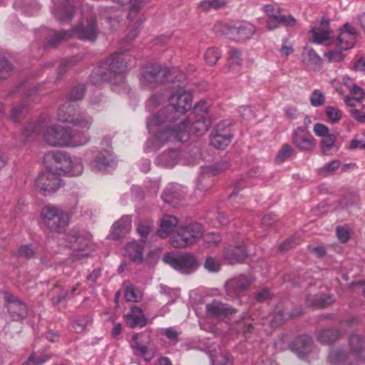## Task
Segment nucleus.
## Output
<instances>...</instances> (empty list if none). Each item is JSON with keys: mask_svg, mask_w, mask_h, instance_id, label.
I'll return each mask as SVG.
<instances>
[{"mask_svg": "<svg viewBox=\"0 0 365 365\" xmlns=\"http://www.w3.org/2000/svg\"><path fill=\"white\" fill-rule=\"evenodd\" d=\"M292 151L293 149L291 145L288 144L284 145L276 155V163L279 164L283 163L292 155Z\"/></svg>", "mask_w": 365, "mask_h": 365, "instance_id": "obj_46", "label": "nucleus"}, {"mask_svg": "<svg viewBox=\"0 0 365 365\" xmlns=\"http://www.w3.org/2000/svg\"><path fill=\"white\" fill-rule=\"evenodd\" d=\"M47 359L48 358L44 356H36V354H32L24 363V365H40L46 361Z\"/></svg>", "mask_w": 365, "mask_h": 365, "instance_id": "obj_56", "label": "nucleus"}, {"mask_svg": "<svg viewBox=\"0 0 365 365\" xmlns=\"http://www.w3.org/2000/svg\"><path fill=\"white\" fill-rule=\"evenodd\" d=\"M232 138L230 122L225 120L217 124L212 133L211 144L217 149H223L230 144Z\"/></svg>", "mask_w": 365, "mask_h": 365, "instance_id": "obj_14", "label": "nucleus"}, {"mask_svg": "<svg viewBox=\"0 0 365 365\" xmlns=\"http://www.w3.org/2000/svg\"><path fill=\"white\" fill-rule=\"evenodd\" d=\"M313 130L316 135L322 137V138H324L328 135H332L331 133H329V130L328 127L322 123H317L314 126Z\"/></svg>", "mask_w": 365, "mask_h": 365, "instance_id": "obj_53", "label": "nucleus"}, {"mask_svg": "<svg viewBox=\"0 0 365 365\" xmlns=\"http://www.w3.org/2000/svg\"><path fill=\"white\" fill-rule=\"evenodd\" d=\"M125 297L129 302H137L140 299V296L131 286L126 287L125 289Z\"/></svg>", "mask_w": 365, "mask_h": 365, "instance_id": "obj_58", "label": "nucleus"}, {"mask_svg": "<svg viewBox=\"0 0 365 365\" xmlns=\"http://www.w3.org/2000/svg\"><path fill=\"white\" fill-rule=\"evenodd\" d=\"M339 336L338 331L327 329L322 331L318 335V340L322 344H329L335 341Z\"/></svg>", "mask_w": 365, "mask_h": 365, "instance_id": "obj_41", "label": "nucleus"}, {"mask_svg": "<svg viewBox=\"0 0 365 365\" xmlns=\"http://www.w3.org/2000/svg\"><path fill=\"white\" fill-rule=\"evenodd\" d=\"M90 140L88 132L76 130H69V148L79 147L87 144Z\"/></svg>", "mask_w": 365, "mask_h": 365, "instance_id": "obj_35", "label": "nucleus"}, {"mask_svg": "<svg viewBox=\"0 0 365 365\" xmlns=\"http://www.w3.org/2000/svg\"><path fill=\"white\" fill-rule=\"evenodd\" d=\"M131 228V217L129 215L123 216L115 222L110 232V237L115 240L123 237Z\"/></svg>", "mask_w": 365, "mask_h": 365, "instance_id": "obj_27", "label": "nucleus"}, {"mask_svg": "<svg viewBox=\"0 0 365 365\" xmlns=\"http://www.w3.org/2000/svg\"><path fill=\"white\" fill-rule=\"evenodd\" d=\"M174 123L176 126V136L178 139L182 142H185L189 140L191 132L197 136L203 135L207 133L211 125L209 119L202 117V119L195 120L190 125L185 115H182L180 118L175 119Z\"/></svg>", "mask_w": 365, "mask_h": 365, "instance_id": "obj_8", "label": "nucleus"}, {"mask_svg": "<svg viewBox=\"0 0 365 365\" xmlns=\"http://www.w3.org/2000/svg\"><path fill=\"white\" fill-rule=\"evenodd\" d=\"M142 334L133 335L130 341V347L133 349L135 355L143 358L145 361H150L155 356V351L150 349L143 339Z\"/></svg>", "mask_w": 365, "mask_h": 365, "instance_id": "obj_20", "label": "nucleus"}, {"mask_svg": "<svg viewBox=\"0 0 365 365\" xmlns=\"http://www.w3.org/2000/svg\"><path fill=\"white\" fill-rule=\"evenodd\" d=\"M236 310L227 304L217 300L206 304V314L212 318L222 320L235 314Z\"/></svg>", "mask_w": 365, "mask_h": 365, "instance_id": "obj_17", "label": "nucleus"}, {"mask_svg": "<svg viewBox=\"0 0 365 365\" xmlns=\"http://www.w3.org/2000/svg\"><path fill=\"white\" fill-rule=\"evenodd\" d=\"M203 236L204 241L209 246H215L217 245L221 241V237L216 233H207Z\"/></svg>", "mask_w": 365, "mask_h": 365, "instance_id": "obj_55", "label": "nucleus"}, {"mask_svg": "<svg viewBox=\"0 0 365 365\" xmlns=\"http://www.w3.org/2000/svg\"><path fill=\"white\" fill-rule=\"evenodd\" d=\"M143 247L137 242L133 241L128 243L125 247V255L135 263H140L143 261Z\"/></svg>", "mask_w": 365, "mask_h": 365, "instance_id": "obj_33", "label": "nucleus"}, {"mask_svg": "<svg viewBox=\"0 0 365 365\" xmlns=\"http://www.w3.org/2000/svg\"><path fill=\"white\" fill-rule=\"evenodd\" d=\"M47 169L41 173L35 180L34 186L44 195L56 192L62 186V180L56 170L51 166L45 165Z\"/></svg>", "mask_w": 365, "mask_h": 365, "instance_id": "obj_9", "label": "nucleus"}, {"mask_svg": "<svg viewBox=\"0 0 365 365\" xmlns=\"http://www.w3.org/2000/svg\"><path fill=\"white\" fill-rule=\"evenodd\" d=\"M349 148L351 150L360 149L365 150V140H361L355 138L351 141Z\"/></svg>", "mask_w": 365, "mask_h": 365, "instance_id": "obj_64", "label": "nucleus"}, {"mask_svg": "<svg viewBox=\"0 0 365 365\" xmlns=\"http://www.w3.org/2000/svg\"><path fill=\"white\" fill-rule=\"evenodd\" d=\"M204 229L199 223H190L179 227L170 239L176 248H185L197 242L203 235Z\"/></svg>", "mask_w": 365, "mask_h": 365, "instance_id": "obj_7", "label": "nucleus"}, {"mask_svg": "<svg viewBox=\"0 0 365 365\" xmlns=\"http://www.w3.org/2000/svg\"><path fill=\"white\" fill-rule=\"evenodd\" d=\"M111 162V156L108 152L105 153H99L96 155L93 161V168L98 170L103 171L108 167Z\"/></svg>", "mask_w": 365, "mask_h": 365, "instance_id": "obj_39", "label": "nucleus"}, {"mask_svg": "<svg viewBox=\"0 0 365 365\" xmlns=\"http://www.w3.org/2000/svg\"><path fill=\"white\" fill-rule=\"evenodd\" d=\"M351 352L346 355L339 350H332L329 355V360L331 364L340 363L347 361L361 363L365 361V339L359 335H352L349 339Z\"/></svg>", "mask_w": 365, "mask_h": 365, "instance_id": "obj_5", "label": "nucleus"}, {"mask_svg": "<svg viewBox=\"0 0 365 365\" xmlns=\"http://www.w3.org/2000/svg\"><path fill=\"white\" fill-rule=\"evenodd\" d=\"M41 218L43 224L51 232L64 231L70 222V215L61 208L48 205L42 208Z\"/></svg>", "mask_w": 365, "mask_h": 365, "instance_id": "obj_6", "label": "nucleus"}, {"mask_svg": "<svg viewBox=\"0 0 365 365\" xmlns=\"http://www.w3.org/2000/svg\"><path fill=\"white\" fill-rule=\"evenodd\" d=\"M325 113L329 121L331 123H336L341 120L342 116V112L333 106L327 107Z\"/></svg>", "mask_w": 365, "mask_h": 365, "instance_id": "obj_43", "label": "nucleus"}, {"mask_svg": "<svg viewBox=\"0 0 365 365\" xmlns=\"http://www.w3.org/2000/svg\"><path fill=\"white\" fill-rule=\"evenodd\" d=\"M242 63L241 53L240 51L236 49L230 50L229 65L230 66H239Z\"/></svg>", "mask_w": 365, "mask_h": 365, "instance_id": "obj_52", "label": "nucleus"}, {"mask_svg": "<svg viewBox=\"0 0 365 365\" xmlns=\"http://www.w3.org/2000/svg\"><path fill=\"white\" fill-rule=\"evenodd\" d=\"M341 163L339 160H334L330 163H326L321 169L322 174L324 175L334 173L340 166Z\"/></svg>", "mask_w": 365, "mask_h": 365, "instance_id": "obj_48", "label": "nucleus"}, {"mask_svg": "<svg viewBox=\"0 0 365 365\" xmlns=\"http://www.w3.org/2000/svg\"><path fill=\"white\" fill-rule=\"evenodd\" d=\"M220 57V53L218 49L215 48H208L205 53V60L209 66L216 64Z\"/></svg>", "mask_w": 365, "mask_h": 365, "instance_id": "obj_45", "label": "nucleus"}, {"mask_svg": "<svg viewBox=\"0 0 365 365\" xmlns=\"http://www.w3.org/2000/svg\"><path fill=\"white\" fill-rule=\"evenodd\" d=\"M163 261L175 269L183 274L192 273L195 272L199 266L195 257L190 254L180 255L168 254L164 256Z\"/></svg>", "mask_w": 365, "mask_h": 365, "instance_id": "obj_12", "label": "nucleus"}, {"mask_svg": "<svg viewBox=\"0 0 365 365\" xmlns=\"http://www.w3.org/2000/svg\"><path fill=\"white\" fill-rule=\"evenodd\" d=\"M204 267L209 272H217L220 270V264L215 258L208 257L205 259Z\"/></svg>", "mask_w": 365, "mask_h": 365, "instance_id": "obj_50", "label": "nucleus"}, {"mask_svg": "<svg viewBox=\"0 0 365 365\" xmlns=\"http://www.w3.org/2000/svg\"><path fill=\"white\" fill-rule=\"evenodd\" d=\"M292 142L301 150H311L315 146L314 138L303 128L294 130Z\"/></svg>", "mask_w": 365, "mask_h": 365, "instance_id": "obj_21", "label": "nucleus"}, {"mask_svg": "<svg viewBox=\"0 0 365 365\" xmlns=\"http://www.w3.org/2000/svg\"><path fill=\"white\" fill-rule=\"evenodd\" d=\"M8 310L14 320H19L26 313V307L21 301L16 299L14 297H8Z\"/></svg>", "mask_w": 365, "mask_h": 365, "instance_id": "obj_29", "label": "nucleus"}, {"mask_svg": "<svg viewBox=\"0 0 365 365\" xmlns=\"http://www.w3.org/2000/svg\"><path fill=\"white\" fill-rule=\"evenodd\" d=\"M159 190V182L158 181H151L146 186L147 195L150 196L155 195Z\"/></svg>", "mask_w": 365, "mask_h": 365, "instance_id": "obj_63", "label": "nucleus"}, {"mask_svg": "<svg viewBox=\"0 0 365 365\" xmlns=\"http://www.w3.org/2000/svg\"><path fill=\"white\" fill-rule=\"evenodd\" d=\"M58 120L63 123H68L73 126L81 128L82 130L88 132L93 123V118L88 115H78L75 113H64L62 110L58 114Z\"/></svg>", "mask_w": 365, "mask_h": 365, "instance_id": "obj_16", "label": "nucleus"}, {"mask_svg": "<svg viewBox=\"0 0 365 365\" xmlns=\"http://www.w3.org/2000/svg\"><path fill=\"white\" fill-rule=\"evenodd\" d=\"M210 359L212 365H227L230 362L228 356L222 350L215 354H211Z\"/></svg>", "mask_w": 365, "mask_h": 365, "instance_id": "obj_44", "label": "nucleus"}, {"mask_svg": "<svg viewBox=\"0 0 365 365\" xmlns=\"http://www.w3.org/2000/svg\"><path fill=\"white\" fill-rule=\"evenodd\" d=\"M182 197L181 187L178 185H170L162 195V199L167 203H175Z\"/></svg>", "mask_w": 365, "mask_h": 365, "instance_id": "obj_38", "label": "nucleus"}, {"mask_svg": "<svg viewBox=\"0 0 365 365\" xmlns=\"http://www.w3.org/2000/svg\"><path fill=\"white\" fill-rule=\"evenodd\" d=\"M222 257L230 264L242 262L247 257L246 248L243 244L230 245L222 251Z\"/></svg>", "mask_w": 365, "mask_h": 365, "instance_id": "obj_18", "label": "nucleus"}, {"mask_svg": "<svg viewBox=\"0 0 365 365\" xmlns=\"http://www.w3.org/2000/svg\"><path fill=\"white\" fill-rule=\"evenodd\" d=\"M336 235L341 242H346L349 239V233L347 230L342 227L336 228Z\"/></svg>", "mask_w": 365, "mask_h": 365, "instance_id": "obj_62", "label": "nucleus"}, {"mask_svg": "<svg viewBox=\"0 0 365 365\" xmlns=\"http://www.w3.org/2000/svg\"><path fill=\"white\" fill-rule=\"evenodd\" d=\"M63 110L64 113L68 114V113H75V116H77L78 114L77 113V108L76 107V105L73 103L71 102H66L59 109L58 111L57 116L58 117V114L61 112V110Z\"/></svg>", "mask_w": 365, "mask_h": 365, "instance_id": "obj_57", "label": "nucleus"}, {"mask_svg": "<svg viewBox=\"0 0 365 365\" xmlns=\"http://www.w3.org/2000/svg\"><path fill=\"white\" fill-rule=\"evenodd\" d=\"M302 56L303 62L309 66L316 67L322 63L321 57L309 46L304 48Z\"/></svg>", "mask_w": 365, "mask_h": 365, "instance_id": "obj_37", "label": "nucleus"}, {"mask_svg": "<svg viewBox=\"0 0 365 365\" xmlns=\"http://www.w3.org/2000/svg\"><path fill=\"white\" fill-rule=\"evenodd\" d=\"M350 95H345L343 98L346 106H358V102L365 97L364 89L355 84L349 91Z\"/></svg>", "mask_w": 365, "mask_h": 365, "instance_id": "obj_36", "label": "nucleus"}, {"mask_svg": "<svg viewBox=\"0 0 365 365\" xmlns=\"http://www.w3.org/2000/svg\"><path fill=\"white\" fill-rule=\"evenodd\" d=\"M168 101L170 106L158 113L164 111V117L168 118L174 123L175 119L180 118L191 108L192 96L183 88H178L171 92Z\"/></svg>", "mask_w": 365, "mask_h": 365, "instance_id": "obj_4", "label": "nucleus"}, {"mask_svg": "<svg viewBox=\"0 0 365 365\" xmlns=\"http://www.w3.org/2000/svg\"><path fill=\"white\" fill-rule=\"evenodd\" d=\"M329 61H340L343 59V54L339 51H331L324 54Z\"/></svg>", "mask_w": 365, "mask_h": 365, "instance_id": "obj_59", "label": "nucleus"}, {"mask_svg": "<svg viewBox=\"0 0 365 365\" xmlns=\"http://www.w3.org/2000/svg\"><path fill=\"white\" fill-rule=\"evenodd\" d=\"M125 318L127 325L131 328L143 327L147 324V319L143 310L136 306L131 307L130 312L125 314Z\"/></svg>", "mask_w": 365, "mask_h": 365, "instance_id": "obj_25", "label": "nucleus"}, {"mask_svg": "<svg viewBox=\"0 0 365 365\" xmlns=\"http://www.w3.org/2000/svg\"><path fill=\"white\" fill-rule=\"evenodd\" d=\"M163 102L161 95H153L147 101L146 108L148 110L153 111L157 108Z\"/></svg>", "mask_w": 365, "mask_h": 365, "instance_id": "obj_49", "label": "nucleus"}, {"mask_svg": "<svg viewBox=\"0 0 365 365\" xmlns=\"http://www.w3.org/2000/svg\"><path fill=\"white\" fill-rule=\"evenodd\" d=\"M35 247L33 245H22L18 250V255L21 257L30 258L35 253Z\"/></svg>", "mask_w": 365, "mask_h": 365, "instance_id": "obj_51", "label": "nucleus"}, {"mask_svg": "<svg viewBox=\"0 0 365 365\" xmlns=\"http://www.w3.org/2000/svg\"><path fill=\"white\" fill-rule=\"evenodd\" d=\"M126 58L123 53L113 54L105 63L106 68L109 70V76L106 74L101 75V79L103 81H110L113 84H120L124 82L125 71L127 68Z\"/></svg>", "mask_w": 365, "mask_h": 365, "instance_id": "obj_10", "label": "nucleus"}, {"mask_svg": "<svg viewBox=\"0 0 365 365\" xmlns=\"http://www.w3.org/2000/svg\"><path fill=\"white\" fill-rule=\"evenodd\" d=\"M227 168V165H225L223 169H225ZM222 168H220V170H222ZM220 172V169H218L217 167H207L203 169V171L200 174V177L197 180V187L199 189H208L212 185V181L207 180V178H208L210 175H215L218 174Z\"/></svg>", "mask_w": 365, "mask_h": 365, "instance_id": "obj_34", "label": "nucleus"}, {"mask_svg": "<svg viewBox=\"0 0 365 365\" xmlns=\"http://www.w3.org/2000/svg\"><path fill=\"white\" fill-rule=\"evenodd\" d=\"M65 246L76 252H83L92 247V236L87 231L73 229L65 239Z\"/></svg>", "mask_w": 365, "mask_h": 365, "instance_id": "obj_13", "label": "nucleus"}, {"mask_svg": "<svg viewBox=\"0 0 365 365\" xmlns=\"http://www.w3.org/2000/svg\"><path fill=\"white\" fill-rule=\"evenodd\" d=\"M255 27L249 22H242L230 29L229 34L236 41H244L251 38L255 33Z\"/></svg>", "mask_w": 365, "mask_h": 365, "instance_id": "obj_23", "label": "nucleus"}, {"mask_svg": "<svg viewBox=\"0 0 365 365\" xmlns=\"http://www.w3.org/2000/svg\"><path fill=\"white\" fill-rule=\"evenodd\" d=\"M320 148L324 155H333L338 152L340 145L336 142V136L332 134L321 140Z\"/></svg>", "mask_w": 365, "mask_h": 365, "instance_id": "obj_32", "label": "nucleus"}, {"mask_svg": "<svg viewBox=\"0 0 365 365\" xmlns=\"http://www.w3.org/2000/svg\"><path fill=\"white\" fill-rule=\"evenodd\" d=\"M168 70L158 65L150 66L143 69L140 78V85L144 88H151L169 81Z\"/></svg>", "mask_w": 365, "mask_h": 365, "instance_id": "obj_11", "label": "nucleus"}, {"mask_svg": "<svg viewBox=\"0 0 365 365\" xmlns=\"http://www.w3.org/2000/svg\"><path fill=\"white\" fill-rule=\"evenodd\" d=\"M84 96V87L79 86L74 88L71 93V98L73 101H78L83 98Z\"/></svg>", "mask_w": 365, "mask_h": 365, "instance_id": "obj_61", "label": "nucleus"}, {"mask_svg": "<svg viewBox=\"0 0 365 365\" xmlns=\"http://www.w3.org/2000/svg\"><path fill=\"white\" fill-rule=\"evenodd\" d=\"M45 165L53 168L58 174L71 177L81 175L83 172L82 158L71 156L66 152L61 150L51 151L43 157Z\"/></svg>", "mask_w": 365, "mask_h": 365, "instance_id": "obj_2", "label": "nucleus"}, {"mask_svg": "<svg viewBox=\"0 0 365 365\" xmlns=\"http://www.w3.org/2000/svg\"><path fill=\"white\" fill-rule=\"evenodd\" d=\"M97 34L96 21L92 19L91 21H87L86 25L82 24L76 28L73 36L83 41H93L96 39Z\"/></svg>", "mask_w": 365, "mask_h": 365, "instance_id": "obj_24", "label": "nucleus"}, {"mask_svg": "<svg viewBox=\"0 0 365 365\" xmlns=\"http://www.w3.org/2000/svg\"><path fill=\"white\" fill-rule=\"evenodd\" d=\"M264 10L269 17L267 22L268 29L273 30L278 28L279 21L282 16L279 8L271 4H267L264 6Z\"/></svg>", "mask_w": 365, "mask_h": 365, "instance_id": "obj_30", "label": "nucleus"}, {"mask_svg": "<svg viewBox=\"0 0 365 365\" xmlns=\"http://www.w3.org/2000/svg\"><path fill=\"white\" fill-rule=\"evenodd\" d=\"M147 128L150 133L159 128L156 133L149 140L145 149H158L175 138L176 126L168 118L164 117V111L158 113L147 120Z\"/></svg>", "mask_w": 365, "mask_h": 365, "instance_id": "obj_1", "label": "nucleus"}, {"mask_svg": "<svg viewBox=\"0 0 365 365\" xmlns=\"http://www.w3.org/2000/svg\"><path fill=\"white\" fill-rule=\"evenodd\" d=\"M350 108V115L359 123L365 122V104L358 102V106H347Z\"/></svg>", "mask_w": 365, "mask_h": 365, "instance_id": "obj_40", "label": "nucleus"}, {"mask_svg": "<svg viewBox=\"0 0 365 365\" xmlns=\"http://www.w3.org/2000/svg\"><path fill=\"white\" fill-rule=\"evenodd\" d=\"M311 41L317 44L331 45L334 43L329 29V21L323 19L319 25L314 26L309 31Z\"/></svg>", "mask_w": 365, "mask_h": 365, "instance_id": "obj_15", "label": "nucleus"}, {"mask_svg": "<svg viewBox=\"0 0 365 365\" xmlns=\"http://www.w3.org/2000/svg\"><path fill=\"white\" fill-rule=\"evenodd\" d=\"M294 51L293 46L289 42L284 41L282 43V47L279 49V53L282 56L287 57Z\"/></svg>", "mask_w": 365, "mask_h": 365, "instance_id": "obj_60", "label": "nucleus"}, {"mask_svg": "<svg viewBox=\"0 0 365 365\" xmlns=\"http://www.w3.org/2000/svg\"><path fill=\"white\" fill-rule=\"evenodd\" d=\"M182 153L175 149L164 151L157 158V162L165 168H173L182 160Z\"/></svg>", "mask_w": 365, "mask_h": 365, "instance_id": "obj_26", "label": "nucleus"}, {"mask_svg": "<svg viewBox=\"0 0 365 365\" xmlns=\"http://www.w3.org/2000/svg\"><path fill=\"white\" fill-rule=\"evenodd\" d=\"M73 7L68 5L63 6L59 9L53 11V14L59 21H67L72 18Z\"/></svg>", "mask_w": 365, "mask_h": 365, "instance_id": "obj_42", "label": "nucleus"}, {"mask_svg": "<svg viewBox=\"0 0 365 365\" xmlns=\"http://www.w3.org/2000/svg\"><path fill=\"white\" fill-rule=\"evenodd\" d=\"M11 70V65L4 57L0 56V78H4L9 76Z\"/></svg>", "mask_w": 365, "mask_h": 365, "instance_id": "obj_54", "label": "nucleus"}, {"mask_svg": "<svg viewBox=\"0 0 365 365\" xmlns=\"http://www.w3.org/2000/svg\"><path fill=\"white\" fill-rule=\"evenodd\" d=\"M325 98L324 94L319 90H314L311 96H310V102L311 104L314 106H320L324 103Z\"/></svg>", "mask_w": 365, "mask_h": 365, "instance_id": "obj_47", "label": "nucleus"}, {"mask_svg": "<svg viewBox=\"0 0 365 365\" xmlns=\"http://www.w3.org/2000/svg\"><path fill=\"white\" fill-rule=\"evenodd\" d=\"M251 283V278L247 276L240 275L233 278L225 284L227 294L231 297H239Z\"/></svg>", "mask_w": 365, "mask_h": 365, "instance_id": "obj_19", "label": "nucleus"}, {"mask_svg": "<svg viewBox=\"0 0 365 365\" xmlns=\"http://www.w3.org/2000/svg\"><path fill=\"white\" fill-rule=\"evenodd\" d=\"M70 129L58 124L48 125L40 123L35 125H30L26 128V133L39 135L42 133L43 141L52 147L69 148Z\"/></svg>", "mask_w": 365, "mask_h": 365, "instance_id": "obj_3", "label": "nucleus"}, {"mask_svg": "<svg viewBox=\"0 0 365 365\" xmlns=\"http://www.w3.org/2000/svg\"><path fill=\"white\" fill-rule=\"evenodd\" d=\"M312 339L309 336L297 338L294 344V349L300 358H304L311 351Z\"/></svg>", "mask_w": 365, "mask_h": 365, "instance_id": "obj_31", "label": "nucleus"}, {"mask_svg": "<svg viewBox=\"0 0 365 365\" xmlns=\"http://www.w3.org/2000/svg\"><path fill=\"white\" fill-rule=\"evenodd\" d=\"M356 36V30L349 24L344 25L340 29L337 38V45L341 50H347L352 48L355 43Z\"/></svg>", "mask_w": 365, "mask_h": 365, "instance_id": "obj_22", "label": "nucleus"}, {"mask_svg": "<svg viewBox=\"0 0 365 365\" xmlns=\"http://www.w3.org/2000/svg\"><path fill=\"white\" fill-rule=\"evenodd\" d=\"M178 220L173 215H165L160 221V228L158 230V235L162 238L168 237L177 227Z\"/></svg>", "mask_w": 365, "mask_h": 365, "instance_id": "obj_28", "label": "nucleus"}]
</instances>
